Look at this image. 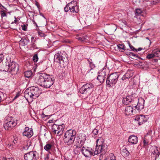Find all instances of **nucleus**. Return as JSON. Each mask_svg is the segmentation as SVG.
I'll return each mask as SVG.
<instances>
[{"mask_svg": "<svg viewBox=\"0 0 160 160\" xmlns=\"http://www.w3.org/2000/svg\"><path fill=\"white\" fill-rule=\"evenodd\" d=\"M107 146L104 143V139L100 137L96 141L95 148L93 149L94 155H96L102 152L105 153L107 150Z\"/></svg>", "mask_w": 160, "mask_h": 160, "instance_id": "f257e3e1", "label": "nucleus"}, {"mask_svg": "<svg viewBox=\"0 0 160 160\" xmlns=\"http://www.w3.org/2000/svg\"><path fill=\"white\" fill-rule=\"evenodd\" d=\"M76 132L74 130L70 129L65 133L63 138V140L65 143L70 146L74 142L76 138Z\"/></svg>", "mask_w": 160, "mask_h": 160, "instance_id": "f03ea898", "label": "nucleus"}, {"mask_svg": "<svg viewBox=\"0 0 160 160\" xmlns=\"http://www.w3.org/2000/svg\"><path fill=\"white\" fill-rule=\"evenodd\" d=\"M119 74L118 72L111 74L107 78L106 82L107 85L108 87H112L114 86L118 81Z\"/></svg>", "mask_w": 160, "mask_h": 160, "instance_id": "7ed1b4c3", "label": "nucleus"}, {"mask_svg": "<svg viewBox=\"0 0 160 160\" xmlns=\"http://www.w3.org/2000/svg\"><path fill=\"white\" fill-rule=\"evenodd\" d=\"M64 11L67 12L69 10L71 13H77L79 11V7L76 1H72L68 3L64 8Z\"/></svg>", "mask_w": 160, "mask_h": 160, "instance_id": "20e7f679", "label": "nucleus"}, {"mask_svg": "<svg viewBox=\"0 0 160 160\" xmlns=\"http://www.w3.org/2000/svg\"><path fill=\"white\" fill-rule=\"evenodd\" d=\"M94 87L93 84L91 82H88L83 85L80 89V92L87 96L90 95L92 93Z\"/></svg>", "mask_w": 160, "mask_h": 160, "instance_id": "39448f33", "label": "nucleus"}, {"mask_svg": "<svg viewBox=\"0 0 160 160\" xmlns=\"http://www.w3.org/2000/svg\"><path fill=\"white\" fill-rule=\"evenodd\" d=\"M64 127L65 126L63 124L58 125L53 124L52 127V131L54 134H57V135L60 136L62 134Z\"/></svg>", "mask_w": 160, "mask_h": 160, "instance_id": "423d86ee", "label": "nucleus"}, {"mask_svg": "<svg viewBox=\"0 0 160 160\" xmlns=\"http://www.w3.org/2000/svg\"><path fill=\"white\" fill-rule=\"evenodd\" d=\"M54 61L58 62L60 65L64 67L68 64V59L66 57H63L59 53L55 54L54 57Z\"/></svg>", "mask_w": 160, "mask_h": 160, "instance_id": "0eeeda50", "label": "nucleus"}, {"mask_svg": "<svg viewBox=\"0 0 160 160\" xmlns=\"http://www.w3.org/2000/svg\"><path fill=\"white\" fill-rule=\"evenodd\" d=\"M81 152L82 154L87 158H90L94 155L93 149L90 147H83L81 149Z\"/></svg>", "mask_w": 160, "mask_h": 160, "instance_id": "6e6552de", "label": "nucleus"}, {"mask_svg": "<svg viewBox=\"0 0 160 160\" xmlns=\"http://www.w3.org/2000/svg\"><path fill=\"white\" fill-rule=\"evenodd\" d=\"M46 78V77H43L42 79H41V84L39 85L45 88H48L51 86L54 83V79L52 77L49 78L48 79H47L45 82H43L44 78Z\"/></svg>", "mask_w": 160, "mask_h": 160, "instance_id": "1a4fd4ad", "label": "nucleus"}, {"mask_svg": "<svg viewBox=\"0 0 160 160\" xmlns=\"http://www.w3.org/2000/svg\"><path fill=\"white\" fill-rule=\"evenodd\" d=\"M44 148L45 150L49 152L50 154L55 153L56 151V148L54 142H47L44 146Z\"/></svg>", "mask_w": 160, "mask_h": 160, "instance_id": "9d476101", "label": "nucleus"}, {"mask_svg": "<svg viewBox=\"0 0 160 160\" xmlns=\"http://www.w3.org/2000/svg\"><path fill=\"white\" fill-rule=\"evenodd\" d=\"M8 70L7 71L11 72L12 74L16 73L18 70V64L14 62H10L8 66Z\"/></svg>", "mask_w": 160, "mask_h": 160, "instance_id": "9b49d317", "label": "nucleus"}, {"mask_svg": "<svg viewBox=\"0 0 160 160\" xmlns=\"http://www.w3.org/2000/svg\"><path fill=\"white\" fill-rule=\"evenodd\" d=\"M137 97V94L134 93L129 96H128L125 98L123 99L122 103L124 104L128 105L131 103L134 100V99Z\"/></svg>", "mask_w": 160, "mask_h": 160, "instance_id": "f8f14e48", "label": "nucleus"}, {"mask_svg": "<svg viewBox=\"0 0 160 160\" xmlns=\"http://www.w3.org/2000/svg\"><path fill=\"white\" fill-rule=\"evenodd\" d=\"M36 152L30 151L25 154L24 155V159L25 160H37V157L36 156Z\"/></svg>", "mask_w": 160, "mask_h": 160, "instance_id": "ddd939ff", "label": "nucleus"}, {"mask_svg": "<svg viewBox=\"0 0 160 160\" xmlns=\"http://www.w3.org/2000/svg\"><path fill=\"white\" fill-rule=\"evenodd\" d=\"M17 124L16 121L14 120H11L8 122L4 124V127L6 130H10L15 126Z\"/></svg>", "mask_w": 160, "mask_h": 160, "instance_id": "4468645a", "label": "nucleus"}, {"mask_svg": "<svg viewBox=\"0 0 160 160\" xmlns=\"http://www.w3.org/2000/svg\"><path fill=\"white\" fill-rule=\"evenodd\" d=\"M86 136L85 134H82L77 136L76 138V139L75 141L76 144H81V146L82 145L84 141L86 140Z\"/></svg>", "mask_w": 160, "mask_h": 160, "instance_id": "2eb2a0df", "label": "nucleus"}, {"mask_svg": "<svg viewBox=\"0 0 160 160\" xmlns=\"http://www.w3.org/2000/svg\"><path fill=\"white\" fill-rule=\"evenodd\" d=\"M46 77V78H44V80H43V82H45L46 80H47V79H49V78H51V77L49 75H48V74H45V73H41L39 74L38 75V77L37 78H36V80H37V82L38 85H40L41 84V79L43 78V77Z\"/></svg>", "mask_w": 160, "mask_h": 160, "instance_id": "dca6fc26", "label": "nucleus"}, {"mask_svg": "<svg viewBox=\"0 0 160 160\" xmlns=\"http://www.w3.org/2000/svg\"><path fill=\"white\" fill-rule=\"evenodd\" d=\"M30 90L32 95V99H36L37 98L41 93L40 91L37 87H32L30 88Z\"/></svg>", "mask_w": 160, "mask_h": 160, "instance_id": "f3484780", "label": "nucleus"}, {"mask_svg": "<svg viewBox=\"0 0 160 160\" xmlns=\"http://www.w3.org/2000/svg\"><path fill=\"white\" fill-rule=\"evenodd\" d=\"M135 120L138 122L139 125H141L146 121L147 119L145 116L143 115H137L135 118Z\"/></svg>", "mask_w": 160, "mask_h": 160, "instance_id": "a211bd4d", "label": "nucleus"}, {"mask_svg": "<svg viewBox=\"0 0 160 160\" xmlns=\"http://www.w3.org/2000/svg\"><path fill=\"white\" fill-rule=\"evenodd\" d=\"M22 134L23 136L28 138H31L33 135L32 129V128H29L28 127H26L22 133Z\"/></svg>", "mask_w": 160, "mask_h": 160, "instance_id": "6ab92c4d", "label": "nucleus"}, {"mask_svg": "<svg viewBox=\"0 0 160 160\" xmlns=\"http://www.w3.org/2000/svg\"><path fill=\"white\" fill-rule=\"evenodd\" d=\"M138 100L137 105L135 107L138 110L142 109L144 108V100L142 98H140Z\"/></svg>", "mask_w": 160, "mask_h": 160, "instance_id": "aec40b11", "label": "nucleus"}, {"mask_svg": "<svg viewBox=\"0 0 160 160\" xmlns=\"http://www.w3.org/2000/svg\"><path fill=\"white\" fill-rule=\"evenodd\" d=\"M153 148L152 153L155 157V160H160V152H159L157 147Z\"/></svg>", "mask_w": 160, "mask_h": 160, "instance_id": "412c9836", "label": "nucleus"}, {"mask_svg": "<svg viewBox=\"0 0 160 160\" xmlns=\"http://www.w3.org/2000/svg\"><path fill=\"white\" fill-rule=\"evenodd\" d=\"M138 138L136 136L132 135L129 137L128 141L132 144H136L138 142Z\"/></svg>", "mask_w": 160, "mask_h": 160, "instance_id": "4be33fe9", "label": "nucleus"}, {"mask_svg": "<svg viewBox=\"0 0 160 160\" xmlns=\"http://www.w3.org/2000/svg\"><path fill=\"white\" fill-rule=\"evenodd\" d=\"M133 108L132 107L128 106L125 108V113L126 115L129 116L132 114Z\"/></svg>", "mask_w": 160, "mask_h": 160, "instance_id": "5701e85b", "label": "nucleus"}, {"mask_svg": "<svg viewBox=\"0 0 160 160\" xmlns=\"http://www.w3.org/2000/svg\"><path fill=\"white\" fill-rule=\"evenodd\" d=\"M29 41V40L28 38H23L20 41L19 43L21 45L24 46L27 45Z\"/></svg>", "mask_w": 160, "mask_h": 160, "instance_id": "b1692460", "label": "nucleus"}, {"mask_svg": "<svg viewBox=\"0 0 160 160\" xmlns=\"http://www.w3.org/2000/svg\"><path fill=\"white\" fill-rule=\"evenodd\" d=\"M102 128L100 126H97L92 131V133L94 135H97L99 132H102Z\"/></svg>", "mask_w": 160, "mask_h": 160, "instance_id": "393cba45", "label": "nucleus"}, {"mask_svg": "<svg viewBox=\"0 0 160 160\" xmlns=\"http://www.w3.org/2000/svg\"><path fill=\"white\" fill-rule=\"evenodd\" d=\"M103 73H99L97 79L101 83L103 82L105 80V76L103 75Z\"/></svg>", "mask_w": 160, "mask_h": 160, "instance_id": "a878e982", "label": "nucleus"}, {"mask_svg": "<svg viewBox=\"0 0 160 160\" xmlns=\"http://www.w3.org/2000/svg\"><path fill=\"white\" fill-rule=\"evenodd\" d=\"M24 97L25 98H32V95L31 90H26L24 92Z\"/></svg>", "mask_w": 160, "mask_h": 160, "instance_id": "bb28decb", "label": "nucleus"}, {"mask_svg": "<svg viewBox=\"0 0 160 160\" xmlns=\"http://www.w3.org/2000/svg\"><path fill=\"white\" fill-rule=\"evenodd\" d=\"M121 153L122 155L124 157H127L130 154L129 152L125 148H124L122 149L121 152Z\"/></svg>", "mask_w": 160, "mask_h": 160, "instance_id": "cd10ccee", "label": "nucleus"}, {"mask_svg": "<svg viewBox=\"0 0 160 160\" xmlns=\"http://www.w3.org/2000/svg\"><path fill=\"white\" fill-rule=\"evenodd\" d=\"M24 75L25 77L29 78L32 77L33 72L31 71H27L24 72Z\"/></svg>", "mask_w": 160, "mask_h": 160, "instance_id": "c85d7f7f", "label": "nucleus"}, {"mask_svg": "<svg viewBox=\"0 0 160 160\" xmlns=\"http://www.w3.org/2000/svg\"><path fill=\"white\" fill-rule=\"evenodd\" d=\"M152 52L153 53L155 57L160 58V49L157 48L154 49L152 51Z\"/></svg>", "mask_w": 160, "mask_h": 160, "instance_id": "c756f323", "label": "nucleus"}, {"mask_svg": "<svg viewBox=\"0 0 160 160\" xmlns=\"http://www.w3.org/2000/svg\"><path fill=\"white\" fill-rule=\"evenodd\" d=\"M129 55L133 59L137 60V59H140V58L137 54H135L134 53L129 52Z\"/></svg>", "mask_w": 160, "mask_h": 160, "instance_id": "7c9ffc66", "label": "nucleus"}, {"mask_svg": "<svg viewBox=\"0 0 160 160\" xmlns=\"http://www.w3.org/2000/svg\"><path fill=\"white\" fill-rule=\"evenodd\" d=\"M143 11H142L140 9H136L135 10V14L137 16L140 15L143 16Z\"/></svg>", "mask_w": 160, "mask_h": 160, "instance_id": "2f4dec72", "label": "nucleus"}, {"mask_svg": "<svg viewBox=\"0 0 160 160\" xmlns=\"http://www.w3.org/2000/svg\"><path fill=\"white\" fill-rule=\"evenodd\" d=\"M31 41L32 44L31 45V48H32L34 49H38V48L37 47L35 43V40H34V37H32L31 38Z\"/></svg>", "mask_w": 160, "mask_h": 160, "instance_id": "473e14b6", "label": "nucleus"}, {"mask_svg": "<svg viewBox=\"0 0 160 160\" xmlns=\"http://www.w3.org/2000/svg\"><path fill=\"white\" fill-rule=\"evenodd\" d=\"M117 46L119 51L121 52L122 50H126V47L123 44H119L117 45Z\"/></svg>", "mask_w": 160, "mask_h": 160, "instance_id": "72a5a7b5", "label": "nucleus"}, {"mask_svg": "<svg viewBox=\"0 0 160 160\" xmlns=\"http://www.w3.org/2000/svg\"><path fill=\"white\" fill-rule=\"evenodd\" d=\"M109 160H117L115 156L114 155L113 153H111L109 154Z\"/></svg>", "mask_w": 160, "mask_h": 160, "instance_id": "f704fd0d", "label": "nucleus"}, {"mask_svg": "<svg viewBox=\"0 0 160 160\" xmlns=\"http://www.w3.org/2000/svg\"><path fill=\"white\" fill-rule=\"evenodd\" d=\"M155 57V55L153 52L152 53L148 54L146 57V58L149 59L154 58Z\"/></svg>", "mask_w": 160, "mask_h": 160, "instance_id": "c9c22d12", "label": "nucleus"}, {"mask_svg": "<svg viewBox=\"0 0 160 160\" xmlns=\"http://www.w3.org/2000/svg\"><path fill=\"white\" fill-rule=\"evenodd\" d=\"M148 136H146L144 138V139L143 140V142L144 146L147 145L149 142V141L147 139Z\"/></svg>", "mask_w": 160, "mask_h": 160, "instance_id": "e433bc0d", "label": "nucleus"}, {"mask_svg": "<svg viewBox=\"0 0 160 160\" xmlns=\"http://www.w3.org/2000/svg\"><path fill=\"white\" fill-rule=\"evenodd\" d=\"M32 59L33 61L35 62H36L38 61V54H35L33 57Z\"/></svg>", "mask_w": 160, "mask_h": 160, "instance_id": "4c0bfd02", "label": "nucleus"}, {"mask_svg": "<svg viewBox=\"0 0 160 160\" xmlns=\"http://www.w3.org/2000/svg\"><path fill=\"white\" fill-rule=\"evenodd\" d=\"M108 71V69H106V68H103L102 70L99 73H103L104 75V76H105L106 75V72Z\"/></svg>", "mask_w": 160, "mask_h": 160, "instance_id": "58836bf2", "label": "nucleus"}, {"mask_svg": "<svg viewBox=\"0 0 160 160\" xmlns=\"http://www.w3.org/2000/svg\"><path fill=\"white\" fill-rule=\"evenodd\" d=\"M77 39L82 42H84L86 39V38L84 37H79L77 38Z\"/></svg>", "mask_w": 160, "mask_h": 160, "instance_id": "ea45409f", "label": "nucleus"}, {"mask_svg": "<svg viewBox=\"0 0 160 160\" xmlns=\"http://www.w3.org/2000/svg\"><path fill=\"white\" fill-rule=\"evenodd\" d=\"M89 67L91 68L90 70L93 69L95 67V65L92 62H90V63L89 64Z\"/></svg>", "mask_w": 160, "mask_h": 160, "instance_id": "a19ab883", "label": "nucleus"}, {"mask_svg": "<svg viewBox=\"0 0 160 160\" xmlns=\"http://www.w3.org/2000/svg\"><path fill=\"white\" fill-rule=\"evenodd\" d=\"M152 3L153 4H155L157 3H160V0H152Z\"/></svg>", "mask_w": 160, "mask_h": 160, "instance_id": "79ce46f5", "label": "nucleus"}, {"mask_svg": "<svg viewBox=\"0 0 160 160\" xmlns=\"http://www.w3.org/2000/svg\"><path fill=\"white\" fill-rule=\"evenodd\" d=\"M128 44L129 45L130 48L133 51H135L136 50V49L132 46V45L129 42H128Z\"/></svg>", "mask_w": 160, "mask_h": 160, "instance_id": "37998d69", "label": "nucleus"}, {"mask_svg": "<svg viewBox=\"0 0 160 160\" xmlns=\"http://www.w3.org/2000/svg\"><path fill=\"white\" fill-rule=\"evenodd\" d=\"M14 140L13 141L11 142V144L12 145H14L17 142V140H18V138H14Z\"/></svg>", "mask_w": 160, "mask_h": 160, "instance_id": "c03bdc74", "label": "nucleus"}, {"mask_svg": "<svg viewBox=\"0 0 160 160\" xmlns=\"http://www.w3.org/2000/svg\"><path fill=\"white\" fill-rule=\"evenodd\" d=\"M128 75V73H126L125 75L123 76L122 78V79L124 80L126 79V78H129L130 77V76H128L127 77V75Z\"/></svg>", "mask_w": 160, "mask_h": 160, "instance_id": "a18cd8bd", "label": "nucleus"}, {"mask_svg": "<svg viewBox=\"0 0 160 160\" xmlns=\"http://www.w3.org/2000/svg\"><path fill=\"white\" fill-rule=\"evenodd\" d=\"M0 13L2 17H4L7 16L6 13L3 11H0Z\"/></svg>", "mask_w": 160, "mask_h": 160, "instance_id": "49530a36", "label": "nucleus"}, {"mask_svg": "<svg viewBox=\"0 0 160 160\" xmlns=\"http://www.w3.org/2000/svg\"><path fill=\"white\" fill-rule=\"evenodd\" d=\"M14 18H15V20L13 22H11V24H13V23H16V24H18V22L19 21L16 18V17H14Z\"/></svg>", "mask_w": 160, "mask_h": 160, "instance_id": "de8ad7c7", "label": "nucleus"}, {"mask_svg": "<svg viewBox=\"0 0 160 160\" xmlns=\"http://www.w3.org/2000/svg\"><path fill=\"white\" fill-rule=\"evenodd\" d=\"M4 56L2 54H0V63L2 62L4 59Z\"/></svg>", "mask_w": 160, "mask_h": 160, "instance_id": "09e8293b", "label": "nucleus"}, {"mask_svg": "<svg viewBox=\"0 0 160 160\" xmlns=\"http://www.w3.org/2000/svg\"><path fill=\"white\" fill-rule=\"evenodd\" d=\"M38 34L39 36H40L41 37H44L45 34L40 31L38 32Z\"/></svg>", "mask_w": 160, "mask_h": 160, "instance_id": "8fccbe9b", "label": "nucleus"}, {"mask_svg": "<svg viewBox=\"0 0 160 160\" xmlns=\"http://www.w3.org/2000/svg\"><path fill=\"white\" fill-rule=\"evenodd\" d=\"M22 27V30L26 31L27 30V27L26 26V25L25 24H23L21 26Z\"/></svg>", "mask_w": 160, "mask_h": 160, "instance_id": "3c124183", "label": "nucleus"}, {"mask_svg": "<svg viewBox=\"0 0 160 160\" xmlns=\"http://www.w3.org/2000/svg\"><path fill=\"white\" fill-rule=\"evenodd\" d=\"M77 149H79V147H78V146H76V148L74 149V152L75 154H78V150H77Z\"/></svg>", "mask_w": 160, "mask_h": 160, "instance_id": "603ef678", "label": "nucleus"}, {"mask_svg": "<svg viewBox=\"0 0 160 160\" xmlns=\"http://www.w3.org/2000/svg\"><path fill=\"white\" fill-rule=\"evenodd\" d=\"M122 22L123 23V24H122V26L126 27L127 26L126 22L125 20H122Z\"/></svg>", "mask_w": 160, "mask_h": 160, "instance_id": "864d4df0", "label": "nucleus"}, {"mask_svg": "<svg viewBox=\"0 0 160 160\" xmlns=\"http://www.w3.org/2000/svg\"><path fill=\"white\" fill-rule=\"evenodd\" d=\"M20 96V94L19 93H17V94H16V96H15V97L14 98L13 100H14L16 99H17L18 98V97Z\"/></svg>", "mask_w": 160, "mask_h": 160, "instance_id": "5fc2aeb1", "label": "nucleus"}, {"mask_svg": "<svg viewBox=\"0 0 160 160\" xmlns=\"http://www.w3.org/2000/svg\"><path fill=\"white\" fill-rule=\"evenodd\" d=\"M4 160H14L13 158H6L4 159Z\"/></svg>", "mask_w": 160, "mask_h": 160, "instance_id": "6e6d98bb", "label": "nucleus"}, {"mask_svg": "<svg viewBox=\"0 0 160 160\" xmlns=\"http://www.w3.org/2000/svg\"><path fill=\"white\" fill-rule=\"evenodd\" d=\"M142 48H138V49H136V50L135 51L138 52V51H141V50H142Z\"/></svg>", "mask_w": 160, "mask_h": 160, "instance_id": "4d7b16f0", "label": "nucleus"}, {"mask_svg": "<svg viewBox=\"0 0 160 160\" xmlns=\"http://www.w3.org/2000/svg\"><path fill=\"white\" fill-rule=\"evenodd\" d=\"M87 61H88V62L89 63V64L90 63V62H92V59H90V58L87 59Z\"/></svg>", "mask_w": 160, "mask_h": 160, "instance_id": "13d9d810", "label": "nucleus"}, {"mask_svg": "<svg viewBox=\"0 0 160 160\" xmlns=\"http://www.w3.org/2000/svg\"><path fill=\"white\" fill-rule=\"evenodd\" d=\"M33 24H35L37 27H38V26L35 22V21H33Z\"/></svg>", "mask_w": 160, "mask_h": 160, "instance_id": "bf43d9fd", "label": "nucleus"}, {"mask_svg": "<svg viewBox=\"0 0 160 160\" xmlns=\"http://www.w3.org/2000/svg\"><path fill=\"white\" fill-rule=\"evenodd\" d=\"M2 8H4V7L1 4H0V8L1 9H2Z\"/></svg>", "mask_w": 160, "mask_h": 160, "instance_id": "052dcab7", "label": "nucleus"}, {"mask_svg": "<svg viewBox=\"0 0 160 160\" xmlns=\"http://www.w3.org/2000/svg\"><path fill=\"white\" fill-rule=\"evenodd\" d=\"M154 61L155 62H157L158 61V60L157 59H154Z\"/></svg>", "mask_w": 160, "mask_h": 160, "instance_id": "680f3d73", "label": "nucleus"}, {"mask_svg": "<svg viewBox=\"0 0 160 160\" xmlns=\"http://www.w3.org/2000/svg\"><path fill=\"white\" fill-rule=\"evenodd\" d=\"M126 73H128V75H127V77H128V76H130L128 75V74H129V73L128 72Z\"/></svg>", "mask_w": 160, "mask_h": 160, "instance_id": "e2e57ef3", "label": "nucleus"}, {"mask_svg": "<svg viewBox=\"0 0 160 160\" xmlns=\"http://www.w3.org/2000/svg\"><path fill=\"white\" fill-rule=\"evenodd\" d=\"M50 160H55L53 159H51Z\"/></svg>", "mask_w": 160, "mask_h": 160, "instance_id": "0e129e2a", "label": "nucleus"}, {"mask_svg": "<svg viewBox=\"0 0 160 160\" xmlns=\"http://www.w3.org/2000/svg\"><path fill=\"white\" fill-rule=\"evenodd\" d=\"M149 137H150V138H151V137L150 136H149Z\"/></svg>", "mask_w": 160, "mask_h": 160, "instance_id": "69168bd1", "label": "nucleus"}, {"mask_svg": "<svg viewBox=\"0 0 160 160\" xmlns=\"http://www.w3.org/2000/svg\"><path fill=\"white\" fill-rule=\"evenodd\" d=\"M149 137H150V138H151V137L150 136H149Z\"/></svg>", "mask_w": 160, "mask_h": 160, "instance_id": "338daca9", "label": "nucleus"}, {"mask_svg": "<svg viewBox=\"0 0 160 160\" xmlns=\"http://www.w3.org/2000/svg\"><path fill=\"white\" fill-rule=\"evenodd\" d=\"M149 137H150V138H151V137L150 136H149Z\"/></svg>", "mask_w": 160, "mask_h": 160, "instance_id": "774afa93", "label": "nucleus"}]
</instances>
